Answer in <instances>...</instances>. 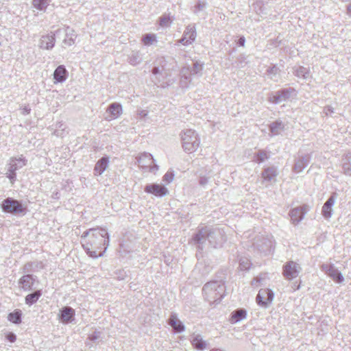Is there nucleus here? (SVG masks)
<instances>
[{"instance_id":"obj_37","label":"nucleus","mask_w":351,"mask_h":351,"mask_svg":"<svg viewBox=\"0 0 351 351\" xmlns=\"http://www.w3.org/2000/svg\"><path fill=\"white\" fill-rule=\"evenodd\" d=\"M251 263L247 258H241L239 261V268L241 270L247 271L250 268Z\"/></svg>"},{"instance_id":"obj_39","label":"nucleus","mask_w":351,"mask_h":351,"mask_svg":"<svg viewBox=\"0 0 351 351\" xmlns=\"http://www.w3.org/2000/svg\"><path fill=\"white\" fill-rule=\"evenodd\" d=\"M34 267L37 269H41L44 267V264L41 261H34L32 263H28L25 264V269L28 271L29 267Z\"/></svg>"},{"instance_id":"obj_15","label":"nucleus","mask_w":351,"mask_h":351,"mask_svg":"<svg viewBox=\"0 0 351 351\" xmlns=\"http://www.w3.org/2000/svg\"><path fill=\"white\" fill-rule=\"evenodd\" d=\"M168 323L176 332L181 333L185 330L184 324L178 318L176 313L170 315Z\"/></svg>"},{"instance_id":"obj_11","label":"nucleus","mask_w":351,"mask_h":351,"mask_svg":"<svg viewBox=\"0 0 351 351\" xmlns=\"http://www.w3.org/2000/svg\"><path fill=\"white\" fill-rule=\"evenodd\" d=\"M60 29H58L55 33L42 36L39 40V47L41 49L50 50L55 45V36L60 32Z\"/></svg>"},{"instance_id":"obj_48","label":"nucleus","mask_w":351,"mask_h":351,"mask_svg":"<svg viewBox=\"0 0 351 351\" xmlns=\"http://www.w3.org/2000/svg\"><path fill=\"white\" fill-rule=\"evenodd\" d=\"M323 112L325 115L328 116L334 112V108L330 106H325L323 110Z\"/></svg>"},{"instance_id":"obj_1","label":"nucleus","mask_w":351,"mask_h":351,"mask_svg":"<svg viewBox=\"0 0 351 351\" xmlns=\"http://www.w3.org/2000/svg\"><path fill=\"white\" fill-rule=\"evenodd\" d=\"M215 248L221 247L226 241V236L223 230L219 228H210L203 227L198 229L191 239V243L197 245L198 249L202 250L206 241Z\"/></svg>"},{"instance_id":"obj_20","label":"nucleus","mask_w":351,"mask_h":351,"mask_svg":"<svg viewBox=\"0 0 351 351\" xmlns=\"http://www.w3.org/2000/svg\"><path fill=\"white\" fill-rule=\"evenodd\" d=\"M67 75L68 72L64 66L60 65L56 69L53 73V79L56 80V82L62 83L66 80Z\"/></svg>"},{"instance_id":"obj_26","label":"nucleus","mask_w":351,"mask_h":351,"mask_svg":"<svg viewBox=\"0 0 351 351\" xmlns=\"http://www.w3.org/2000/svg\"><path fill=\"white\" fill-rule=\"evenodd\" d=\"M43 293L41 290H36L32 293L28 294L25 298V304L28 306H32L35 304L41 297Z\"/></svg>"},{"instance_id":"obj_2","label":"nucleus","mask_w":351,"mask_h":351,"mask_svg":"<svg viewBox=\"0 0 351 351\" xmlns=\"http://www.w3.org/2000/svg\"><path fill=\"white\" fill-rule=\"evenodd\" d=\"M205 299L210 303L219 302L224 296V282L215 280L207 282L202 289Z\"/></svg>"},{"instance_id":"obj_51","label":"nucleus","mask_w":351,"mask_h":351,"mask_svg":"<svg viewBox=\"0 0 351 351\" xmlns=\"http://www.w3.org/2000/svg\"><path fill=\"white\" fill-rule=\"evenodd\" d=\"M208 180L206 177L202 176L199 178V184L201 186H204L208 184Z\"/></svg>"},{"instance_id":"obj_44","label":"nucleus","mask_w":351,"mask_h":351,"mask_svg":"<svg viewBox=\"0 0 351 351\" xmlns=\"http://www.w3.org/2000/svg\"><path fill=\"white\" fill-rule=\"evenodd\" d=\"M101 337V332L99 331H95L93 333L88 336V339L95 342Z\"/></svg>"},{"instance_id":"obj_50","label":"nucleus","mask_w":351,"mask_h":351,"mask_svg":"<svg viewBox=\"0 0 351 351\" xmlns=\"http://www.w3.org/2000/svg\"><path fill=\"white\" fill-rule=\"evenodd\" d=\"M6 339L10 341V342H14L16 339V336L14 333L13 332H9L7 335H6Z\"/></svg>"},{"instance_id":"obj_36","label":"nucleus","mask_w":351,"mask_h":351,"mask_svg":"<svg viewBox=\"0 0 351 351\" xmlns=\"http://www.w3.org/2000/svg\"><path fill=\"white\" fill-rule=\"evenodd\" d=\"M83 247L86 251L87 254H89V256L93 258L102 256L104 252V251L103 252L97 254L95 250H91L93 247H90V245H86V243H83Z\"/></svg>"},{"instance_id":"obj_13","label":"nucleus","mask_w":351,"mask_h":351,"mask_svg":"<svg viewBox=\"0 0 351 351\" xmlns=\"http://www.w3.org/2000/svg\"><path fill=\"white\" fill-rule=\"evenodd\" d=\"M75 311L70 306L62 307L58 313L60 320L64 324L71 322L74 319Z\"/></svg>"},{"instance_id":"obj_12","label":"nucleus","mask_w":351,"mask_h":351,"mask_svg":"<svg viewBox=\"0 0 351 351\" xmlns=\"http://www.w3.org/2000/svg\"><path fill=\"white\" fill-rule=\"evenodd\" d=\"M145 191L158 197H163L166 195L168 192L165 186L158 184L146 185L145 187Z\"/></svg>"},{"instance_id":"obj_62","label":"nucleus","mask_w":351,"mask_h":351,"mask_svg":"<svg viewBox=\"0 0 351 351\" xmlns=\"http://www.w3.org/2000/svg\"><path fill=\"white\" fill-rule=\"evenodd\" d=\"M210 351H221V350L219 349H213L212 350Z\"/></svg>"},{"instance_id":"obj_18","label":"nucleus","mask_w":351,"mask_h":351,"mask_svg":"<svg viewBox=\"0 0 351 351\" xmlns=\"http://www.w3.org/2000/svg\"><path fill=\"white\" fill-rule=\"evenodd\" d=\"M278 173L276 167H269L265 168L261 173L262 178L265 181H275Z\"/></svg>"},{"instance_id":"obj_61","label":"nucleus","mask_w":351,"mask_h":351,"mask_svg":"<svg viewBox=\"0 0 351 351\" xmlns=\"http://www.w3.org/2000/svg\"><path fill=\"white\" fill-rule=\"evenodd\" d=\"M141 114V115H142V116H146V115H147V113H146V112H145V111H141V114Z\"/></svg>"},{"instance_id":"obj_33","label":"nucleus","mask_w":351,"mask_h":351,"mask_svg":"<svg viewBox=\"0 0 351 351\" xmlns=\"http://www.w3.org/2000/svg\"><path fill=\"white\" fill-rule=\"evenodd\" d=\"M279 71V69L276 66H273L267 69V74L271 80L278 82Z\"/></svg>"},{"instance_id":"obj_22","label":"nucleus","mask_w":351,"mask_h":351,"mask_svg":"<svg viewBox=\"0 0 351 351\" xmlns=\"http://www.w3.org/2000/svg\"><path fill=\"white\" fill-rule=\"evenodd\" d=\"M25 165V160L23 158H12L10 160V163L8 164V171H16V170L22 168Z\"/></svg>"},{"instance_id":"obj_17","label":"nucleus","mask_w":351,"mask_h":351,"mask_svg":"<svg viewBox=\"0 0 351 351\" xmlns=\"http://www.w3.org/2000/svg\"><path fill=\"white\" fill-rule=\"evenodd\" d=\"M35 278L31 274L23 276L19 280V284L24 291H31L34 284Z\"/></svg>"},{"instance_id":"obj_42","label":"nucleus","mask_w":351,"mask_h":351,"mask_svg":"<svg viewBox=\"0 0 351 351\" xmlns=\"http://www.w3.org/2000/svg\"><path fill=\"white\" fill-rule=\"evenodd\" d=\"M191 75L189 66H184L180 71V76L182 78H186V80L191 79Z\"/></svg>"},{"instance_id":"obj_59","label":"nucleus","mask_w":351,"mask_h":351,"mask_svg":"<svg viewBox=\"0 0 351 351\" xmlns=\"http://www.w3.org/2000/svg\"><path fill=\"white\" fill-rule=\"evenodd\" d=\"M258 282H260V278L257 277L252 281V285H256Z\"/></svg>"},{"instance_id":"obj_23","label":"nucleus","mask_w":351,"mask_h":351,"mask_svg":"<svg viewBox=\"0 0 351 351\" xmlns=\"http://www.w3.org/2000/svg\"><path fill=\"white\" fill-rule=\"evenodd\" d=\"M247 312L243 308H239L231 313L230 321L232 324H236L246 317Z\"/></svg>"},{"instance_id":"obj_28","label":"nucleus","mask_w":351,"mask_h":351,"mask_svg":"<svg viewBox=\"0 0 351 351\" xmlns=\"http://www.w3.org/2000/svg\"><path fill=\"white\" fill-rule=\"evenodd\" d=\"M293 74L296 77L304 80H308L311 77L309 69L302 66L295 68Z\"/></svg>"},{"instance_id":"obj_25","label":"nucleus","mask_w":351,"mask_h":351,"mask_svg":"<svg viewBox=\"0 0 351 351\" xmlns=\"http://www.w3.org/2000/svg\"><path fill=\"white\" fill-rule=\"evenodd\" d=\"M342 168L343 173L347 176H351V152L347 153L342 159Z\"/></svg>"},{"instance_id":"obj_6","label":"nucleus","mask_w":351,"mask_h":351,"mask_svg":"<svg viewBox=\"0 0 351 351\" xmlns=\"http://www.w3.org/2000/svg\"><path fill=\"white\" fill-rule=\"evenodd\" d=\"M295 92L294 88H283L271 94L268 97V101L271 103L278 104L287 101Z\"/></svg>"},{"instance_id":"obj_52","label":"nucleus","mask_w":351,"mask_h":351,"mask_svg":"<svg viewBox=\"0 0 351 351\" xmlns=\"http://www.w3.org/2000/svg\"><path fill=\"white\" fill-rule=\"evenodd\" d=\"M21 114L23 115H27L30 113L31 109L28 106H25L24 107L21 108Z\"/></svg>"},{"instance_id":"obj_38","label":"nucleus","mask_w":351,"mask_h":351,"mask_svg":"<svg viewBox=\"0 0 351 351\" xmlns=\"http://www.w3.org/2000/svg\"><path fill=\"white\" fill-rule=\"evenodd\" d=\"M156 35L154 34H146L143 38V42L145 45H151L156 40Z\"/></svg>"},{"instance_id":"obj_35","label":"nucleus","mask_w":351,"mask_h":351,"mask_svg":"<svg viewBox=\"0 0 351 351\" xmlns=\"http://www.w3.org/2000/svg\"><path fill=\"white\" fill-rule=\"evenodd\" d=\"M204 64L196 61L193 63L192 69H190V72L192 75H197L202 76V71L203 70Z\"/></svg>"},{"instance_id":"obj_46","label":"nucleus","mask_w":351,"mask_h":351,"mask_svg":"<svg viewBox=\"0 0 351 351\" xmlns=\"http://www.w3.org/2000/svg\"><path fill=\"white\" fill-rule=\"evenodd\" d=\"M173 176H174V175L173 173L167 172L163 177V180L169 183L173 181Z\"/></svg>"},{"instance_id":"obj_54","label":"nucleus","mask_w":351,"mask_h":351,"mask_svg":"<svg viewBox=\"0 0 351 351\" xmlns=\"http://www.w3.org/2000/svg\"><path fill=\"white\" fill-rule=\"evenodd\" d=\"M264 244L265 245V247H263V246H261L260 245H257L258 247H261L260 250H262V251H265L267 250L269 247H271V241H266Z\"/></svg>"},{"instance_id":"obj_21","label":"nucleus","mask_w":351,"mask_h":351,"mask_svg":"<svg viewBox=\"0 0 351 351\" xmlns=\"http://www.w3.org/2000/svg\"><path fill=\"white\" fill-rule=\"evenodd\" d=\"M310 157L308 156H302L295 160L293 170L296 173H300L307 167L309 163Z\"/></svg>"},{"instance_id":"obj_7","label":"nucleus","mask_w":351,"mask_h":351,"mask_svg":"<svg viewBox=\"0 0 351 351\" xmlns=\"http://www.w3.org/2000/svg\"><path fill=\"white\" fill-rule=\"evenodd\" d=\"M321 269L332 279L336 283L341 284L344 281L342 274L335 267L332 263H324Z\"/></svg>"},{"instance_id":"obj_3","label":"nucleus","mask_w":351,"mask_h":351,"mask_svg":"<svg viewBox=\"0 0 351 351\" xmlns=\"http://www.w3.org/2000/svg\"><path fill=\"white\" fill-rule=\"evenodd\" d=\"M93 233L88 238V241H85L86 245H90L95 249H100L104 246V252L109 245V235L107 230L103 228H91Z\"/></svg>"},{"instance_id":"obj_57","label":"nucleus","mask_w":351,"mask_h":351,"mask_svg":"<svg viewBox=\"0 0 351 351\" xmlns=\"http://www.w3.org/2000/svg\"><path fill=\"white\" fill-rule=\"evenodd\" d=\"M245 43V38L244 36H241L238 40V44L240 46L244 47Z\"/></svg>"},{"instance_id":"obj_32","label":"nucleus","mask_w":351,"mask_h":351,"mask_svg":"<svg viewBox=\"0 0 351 351\" xmlns=\"http://www.w3.org/2000/svg\"><path fill=\"white\" fill-rule=\"evenodd\" d=\"M66 36H71L69 38H64L63 40V43L66 46H71L75 43V38L76 36L73 34V30L71 29L69 27H66L65 29Z\"/></svg>"},{"instance_id":"obj_41","label":"nucleus","mask_w":351,"mask_h":351,"mask_svg":"<svg viewBox=\"0 0 351 351\" xmlns=\"http://www.w3.org/2000/svg\"><path fill=\"white\" fill-rule=\"evenodd\" d=\"M322 212L323 216L325 218H330L332 216V207H330L329 206L324 204L322 207Z\"/></svg>"},{"instance_id":"obj_43","label":"nucleus","mask_w":351,"mask_h":351,"mask_svg":"<svg viewBox=\"0 0 351 351\" xmlns=\"http://www.w3.org/2000/svg\"><path fill=\"white\" fill-rule=\"evenodd\" d=\"M256 157H257V159H256V162L260 163V162H263L265 160L267 159L268 158V156H267V154L265 151L264 150H261L259 151L257 154H256Z\"/></svg>"},{"instance_id":"obj_49","label":"nucleus","mask_w":351,"mask_h":351,"mask_svg":"<svg viewBox=\"0 0 351 351\" xmlns=\"http://www.w3.org/2000/svg\"><path fill=\"white\" fill-rule=\"evenodd\" d=\"M16 171H8L7 173V177L10 180L11 182L13 183L16 180Z\"/></svg>"},{"instance_id":"obj_56","label":"nucleus","mask_w":351,"mask_h":351,"mask_svg":"<svg viewBox=\"0 0 351 351\" xmlns=\"http://www.w3.org/2000/svg\"><path fill=\"white\" fill-rule=\"evenodd\" d=\"M169 20V19L167 18V17L160 18V25H162V26L166 25L167 23H168Z\"/></svg>"},{"instance_id":"obj_47","label":"nucleus","mask_w":351,"mask_h":351,"mask_svg":"<svg viewBox=\"0 0 351 351\" xmlns=\"http://www.w3.org/2000/svg\"><path fill=\"white\" fill-rule=\"evenodd\" d=\"M191 82V79H186V78H180V86L182 88H187L189 86V84Z\"/></svg>"},{"instance_id":"obj_30","label":"nucleus","mask_w":351,"mask_h":351,"mask_svg":"<svg viewBox=\"0 0 351 351\" xmlns=\"http://www.w3.org/2000/svg\"><path fill=\"white\" fill-rule=\"evenodd\" d=\"M21 311L16 309L8 314V319L10 322L18 324L21 322Z\"/></svg>"},{"instance_id":"obj_5","label":"nucleus","mask_w":351,"mask_h":351,"mask_svg":"<svg viewBox=\"0 0 351 351\" xmlns=\"http://www.w3.org/2000/svg\"><path fill=\"white\" fill-rule=\"evenodd\" d=\"M1 208L3 212L15 215H25L27 213V206L12 197L5 198L1 202Z\"/></svg>"},{"instance_id":"obj_4","label":"nucleus","mask_w":351,"mask_h":351,"mask_svg":"<svg viewBox=\"0 0 351 351\" xmlns=\"http://www.w3.org/2000/svg\"><path fill=\"white\" fill-rule=\"evenodd\" d=\"M182 145L186 152L192 153L197 149L200 139L196 132L191 129L184 130L181 133Z\"/></svg>"},{"instance_id":"obj_24","label":"nucleus","mask_w":351,"mask_h":351,"mask_svg":"<svg viewBox=\"0 0 351 351\" xmlns=\"http://www.w3.org/2000/svg\"><path fill=\"white\" fill-rule=\"evenodd\" d=\"M107 111L110 114V118L111 119L117 118L122 111L121 105L117 103L111 104L108 106Z\"/></svg>"},{"instance_id":"obj_9","label":"nucleus","mask_w":351,"mask_h":351,"mask_svg":"<svg viewBox=\"0 0 351 351\" xmlns=\"http://www.w3.org/2000/svg\"><path fill=\"white\" fill-rule=\"evenodd\" d=\"M138 165L143 169H149V171L155 172L158 169V166L156 164L152 165L154 162L152 155L149 153L144 152L136 158Z\"/></svg>"},{"instance_id":"obj_8","label":"nucleus","mask_w":351,"mask_h":351,"mask_svg":"<svg viewBox=\"0 0 351 351\" xmlns=\"http://www.w3.org/2000/svg\"><path fill=\"white\" fill-rule=\"evenodd\" d=\"M274 292L269 289H261L256 295V303L263 307L267 308L274 300Z\"/></svg>"},{"instance_id":"obj_40","label":"nucleus","mask_w":351,"mask_h":351,"mask_svg":"<svg viewBox=\"0 0 351 351\" xmlns=\"http://www.w3.org/2000/svg\"><path fill=\"white\" fill-rule=\"evenodd\" d=\"M207 5L206 2L205 1H201L200 0H198L197 4L194 6L193 12L195 14H197V13L202 10H203Z\"/></svg>"},{"instance_id":"obj_53","label":"nucleus","mask_w":351,"mask_h":351,"mask_svg":"<svg viewBox=\"0 0 351 351\" xmlns=\"http://www.w3.org/2000/svg\"><path fill=\"white\" fill-rule=\"evenodd\" d=\"M179 43L184 45H188L189 44H191V42L188 41V37H186L184 34L182 38L179 40Z\"/></svg>"},{"instance_id":"obj_55","label":"nucleus","mask_w":351,"mask_h":351,"mask_svg":"<svg viewBox=\"0 0 351 351\" xmlns=\"http://www.w3.org/2000/svg\"><path fill=\"white\" fill-rule=\"evenodd\" d=\"M93 233V230H91V228L84 232V233L82 234V239H85L86 237H90L91 234Z\"/></svg>"},{"instance_id":"obj_14","label":"nucleus","mask_w":351,"mask_h":351,"mask_svg":"<svg viewBox=\"0 0 351 351\" xmlns=\"http://www.w3.org/2000/svg\"><path fill=\"white\" fill-rule=\"evenodd\" d=\"M306 213V210L304 206H300L291 210L289 216L293 223L296 224L301 221Z\"/></svg>"},{"instance_id":"obj_31","label":"nucleus","mask_w":351,"mask_h":351,"mask_svg":"<svg viewBox=\"0 0 351 351\" xmlns=\"http://www.w3.org/2000/svg\"><path fill=\"white\" fill-rule=\"evenodd\" d=\"M143 60V57L139 51H132L129 56V62L130 64L135 66L140 64Z\"/></svg>"},{"instance_id":"obj_34","label":"nucleus","mask_w":351,"mask_h":351,"mask_svg":"<svg viewBox=\"0 0 351 351\" xmlns=\"http://www.w3.org/2000/svg\"><path fill=\"white\" fill-rule=\"evenodd\" d=\"M32 4L37 10L43 11L48 6L49 0H33Z\"/></svg>"},{"instance_id":"obj_16","label":"nucleus","mask_w":351,"mask_h":351,"mask_svg":"<svg viewBox=\"0 0 351 351\" xmlns=\"http://www.w3.org/2000/svg\"><path fill=\"white\" fill-rule=\"evenodd\" d=\"M190 341L192 346L197 350H204L207 348L206 341L204 340L202 336L199 334H193Z\"/></svg>"},{"instance_id":"obj_60","label":"nucleus","mask_w":351,"mask_h":351,"mask_svg":"<svg viewBox=\"0 0 351 351\" xmlns=\"http://www.w3.org/2000/svg\"><path fill=\"white\" fill-rule=\"evenodd\" d=\"M348 14L351 16V3L347 7Z\"/></svg>"},{"instance_id":"obj_19","label":"nucleus","mask_w":351,"mask_h":351,"mask_svg":"<svg viewBox=\"0 0 351 351\" xmlns=\"http://www.w3.org/2000/svg\"><path fill=\"white\" fill-rule=\"evenodd\" d=\"M109 165L108 157H102L100 158L94 167L95 175H101Z\"/></svg>"},{"instance_id":"obj_29","label":"nucleus","mask_w":351,"mask_h":351,"mask_svg":"<svg viewBox=\"0 0 351 351\" xmlns=\"http://www.w3.org/2000/svg\"><path fill=\"white\" fill-rule=\"evenodd\" d=\"M184 35L188 37V41L191 43L195 41L197 36L195 25H189L184 32Z\"/></svg>"},{"instance_id":"obj_45","label":"nucleus","mask_w":351,"mask_h":351,"mask_svg":"<svg viewBox=\"0 0 351 351\" xmlns=\"http://www.w3.org/2000/svg\"><path fill=\"white\" fill-rule=\"evenodd\" d=\"M336 201V193H333L331 195V196L328 198V199L324 203L326 205L329 206L330 207H332L335 204Z\"/></svg>"},{"instance_id":"obj_58","label":"nucleus","mask_w":351,"mask_h":351,"mask_svg":"<svg viewBox=\"0 0 351 351\" xmlns=\"http://www.w3.org/2000/svg\"><path fill=\"white\" fill-rule=\"evenodd\" d=\"M152 73H153L154 75H157V74H159V73H160V69H159V68H158V67H157V66L154 67V68L152 69Z\"/></svg>"},{"instance_id":"obj_10","label":"nucleus","mask_w":351,"mask_h":351,"mask_svg":"<svg viewBox=\"0 0 351 351\" xmlns=\"http://www.w3.org/2000/svg\"><path fill=\"white\" fill-rule=\"evenodd\" d=\"M301 271L299 264L294 261H289L283 266L282 274L287 280H292L298 276Z\"/></svg>"},{"instance_id":"obj_27","label":"nucleus","mask_w":351,"mask_h":351,"mask_svg":"<svg viewBox=\"0 0 351 351\" xmlns=\"http://www.w3.org/2000/svg\"><path fill=\"white\" fill-rule=\"evenodd\" d=\"M285 126L282 121L276 120L270 124L269 130L274 135H278L285 130Z\"/></svg>"}]
</instances>
